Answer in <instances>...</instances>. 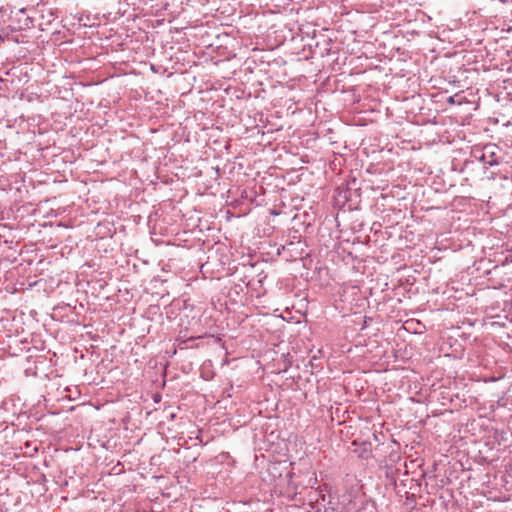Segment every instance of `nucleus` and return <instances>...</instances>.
Instances as JSON below:
<instances>
[{
	"mask_svg": "<svg viewBox=\"0 0 512 512\" xmlns=\"http://www.w3.org/2000/svg\"><path fill=\"white\" fill-rule=\"evenodd\" d=\"M487 163L490 165V166H493V165H497L498 162L495 161V160H491V161H487Z\"/></svg>",
	"mask_w": 512,
	"mask_h": 512,
	"instance_id": "f257e3e1",
	"label": "nucleus"
}]
</instances>
